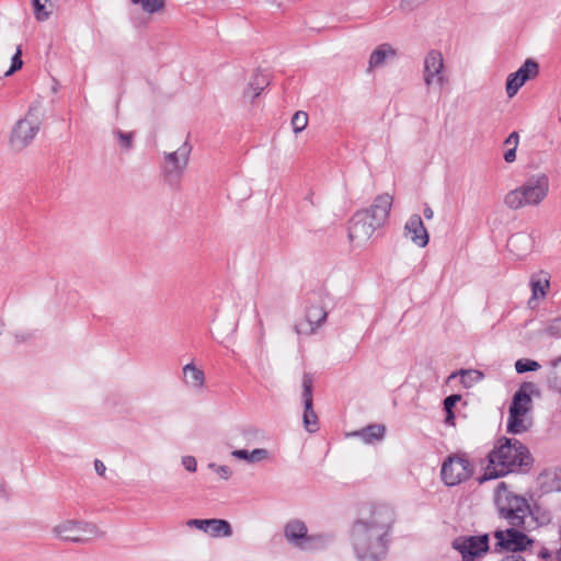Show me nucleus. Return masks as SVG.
<instances>
[{"label": "nucleus", "instance_id": "nucleus-1", "mask_svg": "<svg viewBox=\"0 0 561 561\" xmlns=\"http://www.w3.org/2000/svg\"><path fill=\"white\" fill-rule=\"evenodd\" d=\"M494 502L500 516L510 526L494 531V550L517 552L531 547L534 541L525 534L528 529V519H533L527 500L508 491L505 482H500L495 488Z\"/></svg>", "mask_w": 561, "mask_h": 561}, {"label": "nucleus", "instance_id": "nucleus-2", "mask_svg": "<svg viewBox=\"0 0 561 561\" xmlns=\"http://www.w3.org/2000/svg\"><path fill=\"white\" fill-rule=\"evenodd\" d=\"M394 520L386 505L374 507L356 519L351 528V543L359 561H381L388 550V536Z\"/></svg>", "mask_w": 561, "mask_h": 561}, {"label": "nucleus", "instance_id": "nucleus-3", "mask_svg": "<svg viewBox=\"0 0 561 561\" xmlns=\"http://www.w3.org/2000/svg\"><path fill=\"white\" fill-rule=\"evenodd\" d=\"M486 458L488 465L484 473L478 478L479 484L529 468L533 462L531 455L524 444L504 436L496 439Z\"/></svg>", "mask_w": 561, "mask_h": 561}, {"label": "nucleus", "instance_id": "nucleus-4", "mask_svg": "<svg viewBox=\"0 0 561 561\" xmlns=\"http://www.w3.org/2000/svg\"><path fill=\"white\" fill-rule=\"evenodd\" d=\"M392 202V196L383 193L375 197L369 208L356 211L348 224L350 240L357 245H364L386 224Z\"/></svg>", "mask_w": 561, "mask_h": 561}, {"label": "nucleus", "instance_id": "nucleus-5", "mask_svg": "<svg viewBox=\"0 0 561 561\" xmlns=\"http://www.w3.org/2000/svg\"><path fill=\"white\" fill-rule=\"evenodd\" d=\"M540 397V390L536 383L530 381L523 382L514 393L508 409L507 432L511 434H522L531 426V419L527 414L533 409V397Z\"/></svg>", "mask_w": 561, "mask_h": 561}, {"label": "nucleus", "instance_id": "nucleus-6", "mask_svg": "<svg viewBox=\"0 0 561 561\" xmlns=\"http://www.w3.org/2000/svg\"><path fill=\"white\" fill-rule=\"evenodd\" d=\"M549 179L545 173L528 178L520 186L510 191L504 204L513 210L539 205L548 195Z\"/></svg>", "mask_w": 561, "mask_h": 561}, {"label": "nucleus", "instance_id": "nucleus-7", "mask_svg": "<svg viewBox=\"0 0 561 561\" xmlns=\"http://www.w3.org/2000/svg\"><path fill=\"white\" fill-rule=\"evenodd\" d=\"M43 116L37 104L30 106L25 116L16 122L11 131L10 145L13 149L22 150L33 141L42 126Z\"/></svg>", "mask_w": 561, "mask_h": 561}, {"label": "nucleus", "instance_id": "nucleus-8", "mask_svg": "<svg viewBox=\"0 0 561 561\" xmlns=\"http://www.w3.org/2000/svg\"><path fill=\"white\" fill-rule=\"evenodd\" d=\"M51 534L62 541L84 543L99 536V528L85 520L64 519L53 527Z\"/></svg>", "mask_w": 561, "mask_h": 561}, {"label": "nucleus", "instance_id": "nucleus-9", "mask_svg": "<svg viewBox=\"0 0 561 561\" xmlns=\"http://www.w3.org/2000/svg\"><path fill=\"white\" fill-rule=\"evenodd\" d=\"M474 466L466 453L449 455L442 463L440 478L447 486H455L472 477Z\"/></svg>", "mask_w": 561, "mask_h": 561}, {"label": "nucleus", "instance_id": "nucleus-10", "mask_svg": "<svg viewBox=\"0 0 561 561\" xmlns=\"http://www.w3.org/2000/svg\"><path fill=\"white\" fill-rule=\"evenodd\" d=\"M285 538L301 550H314L325 546L327 538L321 535H308L306 524L299 519L289 520L284 528Z\"/></svg>", "mask_w": 561, "mask_h": 561}, {"label": "nucleus", "instance_id": "nucleus-11", "mask_svg": "<svg viewBox=\"0 0 561 561\" xmlns=\"http://www.w3.org/2000/svg\"><path fill=\"white\" fill-rule=\"evenodd\" d=\"M191 145L185 141L178 150L164 152L162 172L170 184L179 183L188 164Z\"/></svg>", "mask_w": 561, "mask_h": 561}, {"label": "nucleus", "instance_id": "nucleus-12", "mask_svg": "<svg viewBox=\"0 0 561 561\" xmlns=\"http://www.w3.org/2000/svg\"><path fill=\"white\" fill-rule=\"evenodd\" d=\"M310 305L306 310V321L300 322L295 327L298 334L310 335L316 332L327 320V311L322 305L320 296L312 295L309 298Z\"/></svg>", "mask_w": 561, "mask_h": 561}, {"label": "nucleus", "instance_id": "nucleus-13", "mask_svg": "<svg viewBox=\"0 0 561 561\" xmlns=\"http://www.w3.org/2000/svg\"><path fill=\"white\" fill-rule=\"evenodd\" d=\"M453 547L463 561H473L489 550V535L461 536L453 541Z\"/></svg>", "mask_w": 561, "mask_h": 561}, {"label": "nucleus", "instance_id": "nucleus-14", "mask_svg": "<svg viewBox=\"0 0 561 561\" xmlns=\"http://www.w3.org/2000/svg\"><path fill=\"white\" fill-rule=\"evenodd\" d=\"M444 58L440 51L430 50L424 59L423 80L427 88L433 84L443 87L447 79L443 73L444 70Z\"/></svg>", "mask_w": 561, "mask_h": 561}, {"label": "nucleus", "instance_id": "nucleus-15", "mask_svg": "<svg viewBox=\"0 0 561 561\" xmlns=\"http://www.w3.org/2000/svg\"><path fill=\"white\" fill-rule=\"evenodd\" d=\"M312 383V376L309 373H305L301 380V398L304 402L302 419L305 428L310 433L316 432L318 430V416L313 410Z\"/></svg>", "mask_w": 561, "mask_h": 561}, {"label": "nucleus", "instance_id": "nucleus-16", "mask_svg": "<svg viewBox=\"0 0 561 561\" xmlns=\"http://www.w3.org/2000/svg\"><path fill=\"white\" fill-rule=\"evenodd\" d=\"M539 72V66L534 59H526L520 68L511 73L506 80V94L508 98L516 95L518 90L529 79L535 78Z\"/></svg>", "mask_w": 561, "mask_h": 561}, {"label": "nucleus", "instance_id": "nucleus-17", "mask_svg": "<svg viewBox=\"0 0 561 561\" xmlns=\"http://www.w3.org/2000/svg\"><path fill=\"white\" fill-rule=\"evenodd\" d=\"M186 525L190 528H196L206 534H209L211 537H230L232 535V528L228 520L218 519V518H209V519H188Z\"/></svg>", "mask_w": 561, "mask_h": 561}, {"label": "nucleus", "instance_id": "nucleus-18", "mask_svg": "<svg viewBox=\"0 0 561 561\" xmlns=\"http://www.w3.org/2000/svg\"><path fill=\"white\" fill-rule=\"evenodd\" d=\"M404 234L420 248L428 244V233L420 215H412L404 225Z\"/></svg>", "mask_w": 561, "mask_h": 561}, {"label": "nucleus", "instance_id": "nucleus-19", "mask_svg": "<svg viewBox=\"0 0 561 561\" xmlns=\"http://www.w3.org/2000/svg\"><path fill=\"white\" fill-rule=\"evenodd\" d=\"M534 248V237L530 233L520 231L514 233L507 240L508 251L517 259L526 257Z\"/></svg>", "mask_w": 561, "mask_h": 561}, {"label": "nucleus", "instance_id": "nucleus-20", "mask_svg": "<svg viewBox=\"0 0 561 561\" xmlns=\"http://www.w3.org/2000/svg\"><path fill=\"white\" fill-rule=\"evenodd\" d=\"M529 285L531 288V298L528 304L531 305L533 301L546 297L550 286L549 277L545 272L537 273L530 277Z\"/></svg>", "mask_w": 561, "mask_h": 561}, {"label": "nucleus", "instance_id": "nucleus-21", "mask_svg": "<svg viewBox=\"0 0 561 561\" xmlns=\"http://www.w3.org/2000/svg\"><path fill=\"white\" fill-rule=\"evenodd\" d=\"M184 382L195 389L203 388L205 383L204 371L197 368L193 363L186 364L183 367Z\"/></svg>", "mask_w": 561, "mask_h": 561}, {"label": "nucleus", "instance_id": "nucleus-22", "mask_svg": "<svg viewBox=\"0 0 561 561\" xmlns=\"http://www.w3.org/2000/svg\"><path fill=\"white\" fill-rule=\"evenodd\" d=\"M397 50L390 44L379 45L369 57V68L381 67L388 57H396Z\"/></svg>", "mask_w": 561, "mask_h": 561}, {"label": "nucleus", "instance_id": "nucleus-23", "mask_svg": "<svg viewBox=\"0 0 561 561\" xmlns=\"http://www.w3.org/2000/svg\"><path fill=\"white\" fill-rule=\"evenodd\" d=\"M268 85V80L263 73H254L248 88L244 91V95L248 98L255 99L261 92Z\"/></svg>", "mask_w": 561, "mask_h": 561}, {"label": "nucleus", "instance_id": "nucleus-24", "mask_svg": "<svg viewBox=\"0 0 561 561\" xmlns=\"http://www.w3.org/2000/svg\"><path fill=\"white\" fill-rule=\"evenodd\" d=\"M385 432L386 428L383 425L373 424L353 433V435L360 437L365 443H373L374 440L381 439L385 435Z\"/></svg>", "mask_w": 561, "mask_h": 561}, {"label": "nucleus", "instance_id": "nucleus-25", "mask_svg": "<svg viewBox=\"0 0 561 561\" xmlns=\"http://www.w3.org/2000/svg\"><path fill=\"white\" fill-rule=\"evenodd\" d=\"M460 376V381L465 388H471L473 385L483 379L484 375L477 369H461L457 373H453L448 379H453L456 376Z\"/></svg>", "mask_w": 561, "mask_h": 561}, {"label": "nucleus", "instance_id": "nucleus-26", "mask_svg": "<svg viewBox=\"0 0 561 561\" xmlns=\"http://www.w3.org/2000/svg\"><path fill=\"white\" fill-rule=\"evenodd\" d=\"M461 396L460 394H451L445 398L444 400V410L446 411V419L445 423L447 425H454L455 414L453 412L454 407L458 401H460Z\"/></svg>", "mask_w": 561, "mask_h": 561}, {"label": "nucleus", "instance_id": "nucleus-27", "mask_svg": "<svg viewBox=\"0 0 561 561\" xmlns=\"http://www.w3.org/2000/svg\"><path fill=\"white\" fill-rule=\"evenodd\" d=\"M308 125V114L297 111L291 117V126L295 134L301 133Z\"/></svg>", "mask_w": 561, "mask_h": 561}, {"label": "nucleus", "instance_id": "nucleus-28", "mask_svg": "<svg viewBox=\"0 0 561 561\" xmlns=\"http://www.w3.org/2000/svg\"><path fill=\"white\" fill-rule=\"evenodd\" d=\"M540 368V364L534 359L520 358L515 363V369L518 374L536 371Z\"/></svg>", "mask_w": 561, "mask_h": 561}, {"label": "nucleus", "instance_id": "nucleus-29", "mask_svg": "<svg viewBox=\"0 0 561 561\" xmlns=\"http://www.w3.org/2000/svg\"><path fill=\"white\" fill-rule=\"evenodd\" d=\"M542 333L549 336H560L561 335V318H554L547 322L545 328L542 329Z\"/></svg>", "mask_w": 561, "mask_h": 561}, {"label": "nucleus", "instance_id": "nucleus-30", "mask_svg": "<svg viewBox=\"0 0 561 561\" xmlns=\"http://www.w3.org/2000/svg\"><path fill=\"white\" fill-rule=\"evenodd\" d=\"M113 134L118 139L119 146L123 149L129 150L133 147L134 133H124L119 129H115Z\"/></svg>", "mask_w": 561, "mask_h": 561}, {"label": "nucleus", "instance_id": "nucleus-31", "mask_svg": "<svg viewBox=\"0 0 561 561\" xmlns=\"http://www.w3.org/2000/svg\"><path fill=\"white\" fill-rule=\"evenodd\" d=\"M134 3L139 4L148 13L157 12L163 7V0H136Z\"/></svg>", "mask_w": 561, "mask_h": 561}, {"label": "nucleus", "instance_id": "nucleus-32", "mask_svg": "<svg viewBox=\"0 0 561 561\" xmlns=\"http://www.w3.org/2000/svg\"><path fill=\"white\" fill-rule=\"evenodd\" d=\"M49 0H33L34 14L37 21H45L49 18V12L45 10V5Z\"/></svg>", "mask_w": 561, "mask_h": 561}, {"label": "nucleus", "instance_id": "nucleus-33", "mask_svg": "<svg viewBox=\"0 0 561 561\" xmlns=\"http://www.w3.org/2000/svg\"><path fill=\"white\" fill-rule=\"evenodd\" d=\"M21 57H22V50H21V47L19 46L16 48V53L12 57L11 68L5 72V76H10V75L14 73L16 70L22 68L23 61H22Z\"/></svg>", "mask_w": 561, "mask_h": 561}, {"label": "nucleus", "instance_id": "nucleus-34", "mask_svg": "<svg viewBox=\"0 0 561 561\" xmlns=\"http://www.w3.org/2000/svg\"><path fill=\"white\" fill-rule=\"evenodd\" d=\"M251 461L250 463H256L261 461H265L270 458V453L265 448H256L251 451Z\"/></svg>", "mask_w": 561, "mask_h": 561}, {"label": "nucleus", "instance_id": "nucleus-35", "mask_svg": "<svg viewBox=\"0 0 561 561\" xmlns=\"http://www.w3.org/2000/svg\"><path fill=\"white\" fill-rule=\"evenodd\" d=\"M208 467L215 470L224 480H228L232 474V470L228 466H217L215 463H209Z\"/></svg>", "mask_w": 561, "mask_h": 561}, {"label": "nucleus", "instance_id": "nucleus-36", "mask_svg": "<svg viewBox=\"0 0 561 561\" xmlns=\"http://www.w3.org/2000/svg\"><path fill=\"white\" fill-rule=\"evenodd\" d=\"M261 435V432L256 427H247L242 431V436L245 439L247 443L254 442Z\"/></svg>", "mask_w": 561, "mask_h": 561}, {"label": "nucleus", "instance_id": "nucleus-37", "mask_svg": "<svg viewBox=\"0 0 561 561\" xmlns=\"http://www.w3.org/2000/svg\"><path fill=\"white\" fill-rule=\"evenodd\" d=\"M182 465L190 472H195L197 469V461L193 456H184L182 458Z\"/></svg>", "mask_w": 561, "mask_h": 561}, {"label": "nucleus", "instance_id": "nucleus-38", "mask_svg": "<svg viewBox=\"0 0 561 561\" xmlns=\"http://www.w3.org/2000/svg\"><path fill=\"white\" fill-rule=\"evenodd\" d=\"M251 451L247 450V449H236L231 453V456L237 458V459H240V460H244L247 462L250 463L251 461Z\"/></svg>", "mask_w": 561, "mask_h": 561}, {"label": "nucleus", "instance_id": "nucleus-39", "mask_svg": "<svg viewBox=\"0 0 561 561\" xmlns=\"http://www.w3.org/2000/svg\"><path fill=\"white\" fill-rule=\"evenodd\" d=\"M518 142H519V135L517 131L511 133L510 136L504 141V144L506 146H511V148H517Z\"/></svg>", "mask_w": 561, "mask_h": 561}, {"label": "nucleus", "instance_id": "nucleus-40", "mask_svg": "<svg viewBox=\"0 0 561 561\" xmlns=\"http://www.w3.org/2000/svg\"><path fill=\"white\" fill-rule=\"evenodd\" d=\"M94 469H95L96 473L101 477H103L106 471L105 465L100 459L94 460Z\"/></svg>", "mask_w": 561, "mask_h": 561}, {"label": "nucleus", "instance_id": "nucleus-41", "mask_svg": "<svg viewBox=\"0 0 561 561\" xmlns=\"http://www.w3.org/2000/svg\"><path fill=\"white\" fill-rule=\"evenodd\" d=\"M516 149L517 148H510L505 153H504V160L508 163H512L515 161L516 159Z\"/></svg>", "mask_w": 561, "mask_h": 561}, {"label": "nucleus", "instance_id": "nucleus-42", "mask_svg": "<svg viewBox=\"0 0 561 561\" xmlns=\"http://www.w3.org/2000/svg\"><path fill=\"white\" fill-rule=\"evenodd\" d=\"M502 561H525V559L516 553L505 557Z\"/></svg>", "mask_w": 561, "mask_h": 561}, {"label": "nucleus", "instance_id": "nucleus-43", "mask_svg": "<svg viewBox=\"0 0 561 561\" xmlns=\"http://www.w3.org/2000/svg\"><path fill=\"white\" fill-rule=\"evenodd\" d=\"M423 215L427 220H430L434 217V211L428 205H426L424 207Z\"/></svg>", "mask_w": 561, "mask_h": 561}, {"label": "nucleus", "instance_id": "nucleus-44", "mask_svg": "<svg viewBox=\"0 0 561 561\" xmlns=\"http://www.w3.org/2000/svg\"><path fill=\"white\" fill-rule=\"evenodd\" d=\"M3 328H4V322L2 320H0V334L2 333Z\"/></svg>", "mask_w": 561, "mask_h": 561}, {"label": "nucleus", "instance_id": "nucleus-45", "mask_svg": "<svg viewBox=\"0 0 561 561\" xmlns=\"http://www.w3.org/2000/svg\"><path fill=\"white\" fill-rule=\"evenodd\" d=\"M136 0H131V2H135Z\"/></svg>", "mask_w": 561, "mask_h": 561}]
</instances>
